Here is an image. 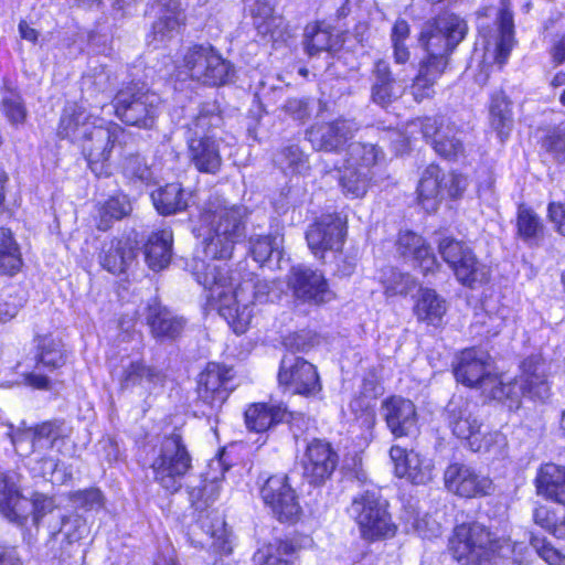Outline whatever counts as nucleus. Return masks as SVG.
I'll use <instances>...</instances> for the list:
<instances>
[{
    "instance_id": "1a4fd4ad",
    "label": "nucleus",
    "mask_w": 565,
    "mask_h": 565,
    "mask_svg": "<svg viewBox=\"0 0 565 565\" xmlns=\"http://www.w3.org/2000/svg\"><path fill=\"white\" fill-rule=\"evenodd\" d=\"M185 79L206 87H221L233 75V65L212 44L194 43L182 57Z\"/></svg>"
},
{
    "instance_id": "3c124183",
    "label": "nucleus",
    "mask_w": 565,
    "mask_h": 565,
    "mask_svg": "<svg viewBox=\"0 0 565 565\" xmlns=\"http://www.w3.org/2000/svg\"><path fill=\"white\" fill-rule=\"evenodd\" d=\"M515 237L525 244L539 245L545 235V225L539 214L530 206L520 204L515 214Z\"/></svg>"
},
{
    "instance_id": "680f3d73",
    "label": "nucleus",
    "mask_w": 565,
    "mask_h": 565,
    "mask_svg": "<svg viewBox=\"0 0 565 565\" xmlns=\"http://www.w3.org/2000/svg\"><path fill=\"white\" fill-rule=\"evenodd\" d=\"M533 520L536 525L555 539L565 541V512L559 519L556 515L555 509L547 505H539L533 511Z\"/></svg>"
},
{
    "instance_id": "c9c22d12",
    "label": "nucleus",
    "mask_w": 565,
    "mask_h": 565,
    "mask_svg": "<svg viewBox=\"0 0 565 565\" xmlns=\"http://www.w3.org/2000/svg\"><path fill=\"white\" fill-rule=\"evenodd\" d=\"M388 455L395 477L406 479L413 484H424L430 479V469L426 460L413 449L393 445Z\"/></svg>"
},
{
    "instance_id": "864d4df0",
    "label": "nucleus",
    "mask_w": 565,
    "mask_h": 565,
    "mask_svg": "<svg viewBox=\"0 0 565 565\" xmlns=\"http://www.w3.org/2000/svg\"><path fill=\"white\" fill-rule=\"evenodd\" d=\"M380 284L383 294L387 298L407 297L417 286V279L408 271L396 266H388L382 269Z\"/></svg>"
},
{
    "instance_id": "603ef678",
    "label": "nucleus",
    "mask_w": 565,
    "mask_h": 565,
    "mask_svg": "<svg viewBox=\"0 0 565 565\" xmlns=\"http://www.w3.org/2000/svg\"><path fill=\"white\" fill-rule=\"evenodd\" d=\"M152 203L160 215L168 216L188 209V198L180 182L167 183L151 193Z\"/></svg>"
},
{
    "instance_id": "13d9d810",
    "label": "nucleus",
    "mask_w": 565,
    "mask_h": 565,
    "mask_svg": "<svg viewBox=\"0 0 565 565\" xmlns=\"http://www.w3.org/2000/svg\"><path fill=\"white\" fill-rule=\"evenodd\" d=\"M162 374L154 366L149 365L142 359L131 361L121 372L120 385L124 388L140 385L143 381L154 383Z\"/></svg>"
},
{
    "instance_id": "2eb2a0df",
    "label": "nucleus",
    "mask_w": 565,
    "mask_h": 565,
    "mask_svg": "<svg viewBox=\"0 0 565 565\" xmlns=\"http://www.w3.org/2000/svg\"><path fill=\"white\" fill-rule=\"evenodd\" d=\"M468 32L469 25L463 17L451 10H443L426 22L418 34V42L452 55Z\"/></svg>"
},
{
    "instance_id": "f03ea898",
    "label": "nucleus",
    "mask_w": 565,
    "mask_h": 565,
    "mask_svg": "<svg viewBox=\"0 0 565 565\" xmlns=\"http://www.w3.org/2000/svg\"><path fill=\"white\" fill-rule=\"evenodd\" d=\"M514 551L510 535L476 519L456 523L446 543V552L457 565H504Z\"/></svg>"
},
{
    "instance_id": "4c0bfd02",
    "label": "nucleus",
    "mask_w": 565,
    "mask_h": 565,
    "mask_svg": "<svg viewBox=\"0 0 565 565\" xmlns=\"http://www.w3.org/2000/svg\"><path fill=\"white\" fill-rule=\"evenodd\" d=\"M545 359L541 354H531L520 364V379L523 393L530 399H541L550 391Z\"/></svg>"
},
{
    "instance_id": "58836bf2",
    "label": "nucleus",
    "mask_w": 565,
    "mask_h": 565,
    "mask_svg": "<svg viewBox=\"0 0 565 565\" xmlns=\"http://www.w3.org/2000/svg\"><path fill=\"white\" fill-rule=\"evenodd\" d=\"M287 407L279 404L255 402L246 406L244 423L249 431L262 434L285 422Z\"/></svg>"
},
{
    "instance_id": "9b49d317",
    "label": "nucleus",
    "mask_w": 565,
    "mask_h": 565,
    "mask_svg": "<svg viewBox=\"0 0 565 565\" xmlns=\"http://www.w3.org/2000/svg\"><path fill=\"white\" fill-rule=\"evenodd\" d=\"M259 498L279 523L295 525L303 516L300 497L287 473L270 475L259 487Z\"/></svg>"
},
{
    "instance_id": "ddd939ff",
    "label": "nucleus",
    "mask_w": 565,
    "mask_h": 565,
    "mask_svg": "<svg viewBox=\"0 0 565 565\" xmlns=\"http://www.w3.org/2000/svg\"><path fill=\"white\" fill-rule=\"evenodd\" d=\"M233 379V366L217 361L206 362L195 379L196 403L210 411H218L234 391Z\"/></svg>"
},
{
    "instance_id": "7c9ffc66",
    "label": "nucleus",
    "mask_w": 565,
    "mask_h": 565,
    "mask_svg": "<svg viewBox=\"0 0 565 565\" xmlns=\"http://www.w3.org/2000/svg\"><path fill=\"white\" fill-rule=\"evenodd\" d=\"M220 493L221 482L216 479H202L196 487L190 489V508L192 509L194 522L199 527L212 529L213 525L209 524L213 521V518L224 516L216 507Z\"/></svg>"
},
{
    "instance_id": "a19ab883",
    "label": "nucleus",
    "mask_w": 565,
    "mask_h": 565,
    "mask_svg": "<svg viewBox=\"0 0 565 565\" xmlns=\"http://www.w3.org/2000/svg\"><path fill=\"white\" fill-rule=\"evenodd\" d=\"M444 171L437 163L424 169L416 186V201L427 213H435L443 198Z\"/></svg>"
},
{
    "instance_id": "423d86ee",
    "label": "nucleus",
    "mask_w": 565,
    "mask_h": 565,
    "mask_svg": "<svg viewBox=\"0 0 565 565\" xmlns=\"http://www.w3.org/2000/svg\"><path fill=\"white\" fill-rule=\"evenodd\" d=\"M381 150L373 143H354L348 151L343 166L338 169V184L348 199H363L374 184V167Z\"/></svg>"
},
{
    "instance_id": "6e6552de",
    "label": "nucleus",
    "mask_w": 565,
    "mask_h": 565,
    "mask_svg": "<svg viewBox=\"0 0 565 565\" xmlns=\"http://www.w3.org/2000/svg\"><path fill=\"white\" fill-rule=\"evenodd\" d=\"M352 509L353 520L364 542H384L397 535L398 525L388 511V504L374 493L365 491L354 497Z\"/></svg>"
},
{
    "instance_id": "774afa93",
    "label": "nucleus",
    "mask_w": 565,
    "mask_h": 565,
    "mask_svg": "<svg viewBox=\"0 0 565 565\" xmlns=\"http://www.w3.org/2000/svg\"><path fill=\"white\" fill-rule=\"evenodd\" d=\"M531 545L548 565H565V553L555 547L546 537H533Z\"/></svg>"
},
{
    "instance_id": "de8ad7c7",
    "label": "nucleus",
    "mask_w": 565,
    "mask_h": 565,
    "mask_svg": "<svg viewBox=\"0 0 565 565\" xmlns=\"http://www.w3.org/2000/svg\"><path fill=\"white\" fill-rule=\"evenodd\" d=\"M489 125L501 141H505L513 128V104L503 92H494L489 100Z\"/></svg>"
},
{
    "instance_id": "dca6fc26",
    "label": "nucleus",
    "mask_w": 565,
    "mask_h": 565,
    "mask_svg": "<svg viewBox=\"0 0 565 565\" xmlns=\"http://www.w3.org/2000/svg\"><path fill=\"white\" fill-rule=\"evenodd\" d=\"M277 384L284 392L307 398L319 395L323 390L317 365L301 356L280 360Z\"/></svg>"
},
{
    "instance_id": "0eeeda50",
    "label": "nucleus",
    "mask_w": 565,
    "mask_h": 565,
    "mask_svg": "<svg viewBox=\"0 0 565 565\" xmlns=\"http://www.w3.org/2000/svg\"><path fill=\"white\" fill-rule=\"evenodd\" d=\"M436 247L441 260L462 287L475 289L478 284L487 280L488 266L468 241L443 235L437 239Z\"/></svg>"
},
{
    "instance_id": "c756f323",
    "label": "nucleus",
    "mask_w": 565,
    "mask_h": 565,
    "mask_svg": "<svg viewBox=\"0 0 565 565\" xmlns=\"http://www.w3.org/2000/svg\"><path fill=\"white\" fill-rule=\"evenodd\" d=\"M186 154L190 164L204 174H217L223 166L220 142L215 135L192 134L186 139Z\"/></svg>"
},
{
    "instance_id": "c03bdc74",
    "label": "nucleus",
    "mask_w": 565,
    "mask_h": 565,
    "mask_svg": "<svg viewBox=\"0 0 565 565\" xmlns=\"http://www.w3.org/2000/svg\"><path fill=\"white\" fill-rule=\"evenodd\" d=\"M172 233L160 228L151 232L143 245L145 259L148 267L159 271L168 267L172 256Z\"/></svg>"
},
{
    "instance_id": "39448f33",
    "label": "nucleus",
    "mask_w": 565,
    "mask_h": 565,
    "mask_svg": "<svg viewBox=\"0 0 565 565\" xmlns=\"http://www.w3.org/2000/svg\"><path fill=\"white\" fill-rule=\"evenodd\" d=\"M126 129L113 120H102L90 126L75 146L86 163V168L96 178H109L113 174V153L116 147H122Z\"/></svg>"
},
{
    "instance_id": "a18cd8bd",
    "label": "nucleus",
    "mask_w": 565,
    "mask_h": 565,
    "mask_svg": "<svg viewBox=\"0 0 565 565\" xmlns=\"http://www.w3.org/2000/svg\"><path fill=\"white\" fill-rule=\"evenodd\" d=\"M95 227L99 232H108L115 222L129 216L132 206L127 194L117 191L97 205Z\"/></svg>"
},
{
    "instance_id": "412c9836",
    "label": "nucleus",
    "mask_w": 565,
    "mask_h": 565,
    "mask_svg": "<svg viewBox=\"0 0 565 565\" xmlns=\"http://www.w3.org/2000/svg\"><path fill=\"white\" fill-rule=\"evenodd\" d=\"M145 323L154 341L177 342L183 337L188 320L153 297L145 306Z\"/></svg>"
},
{
    "instance_id": "79ce46f5",
    "label": "nucleus",
    "mask_w": 565,
    "mask_h": 565,
    "mask_svg": "<svg viewBox=\"0 0 565 565\" xmlns=\"http://www.w3.org/2000/svg\"><path fill=\"white\" fill-rule=\"evenodd\" d=\"M413 313L418 322L439 328L447 313V301L436 289L420 287L414 301Z\"/></svg>"
},
{
    "instance_id": "20e7f679",
    "label": "nucleus",
    "mask_w": 565,
    "mask_h": 565,
    "mask_svg": "<svg viewBox=\"0 0 565 565\" xmlns=\"http://www.w3.org/2000/svg\"><path fill=\"white\" fill-rule=\"evenodd\" d=\"M113 114L126 127L150 131L157 128L160 98L135 81L122 84L111 98Z\"/></svg>"
},
{
    "instance_id": "6e6d98bb",
    "label": "nucleus",
    "mask_w": 565,
    "mask_h": 565,
    "mask_svg": "<svg viewBox=\"0 0 565 565\" xmlns=\"http://www.w3.org/2000/svg\"><path fill=\"white\" fill-rule=\"evenodd\" d=\"M1 93L0 110L3 117L14 127L24 125L29 113L20 90L4 84L1 87Z\"/></svg>"
},
{
    "instance_id": "2f4dec72",
    "label": "nucleus",
    "mask_w": 565,
    "mask_h": 565,
    "mask_svg": "<svg viewBox=\"0 0 565 565\" xmlns=\"http://www.w3.org/2000/svg\"><path fill=\"white\" fill-rule=\"evenodd\" d=\"M348 33L316 20L305 26L302 45L308 56H316L322 52L331 54L340 52L345 44Z\"/></svg>"
},
{
    "instance_id": "72a5a7b5",
    "label": "nucleus",
    "mask_w": 565,
    "mask_h": 565,
    "mask_svg": "<svg viewBox=\"0 0 565 565\" xmlns=\"http://www.w3.org/2000/svg\"><path fill=\"white\" fill-rule=\"evenodd\" d=\"M33 354L35 366L49 373L65 367L70 359V351L65 342L52 332L34 335Z\"/></svg>"
},
{
    "instance_id": "7ed1b4c3",
    "label": "nucleus",
    "mask_w": 565,
    "mask_h": 565,
    "mask_svg": "<svg viewBox=\"0 0 565 565\" xmlns=\"http://www.w3.org/2000/svg\"><path fill=\"white\" fill-rule=\"evenodd\" d=\"M152 481L164 494L174 495L181 491L188 477L193 472V456L180 428L161 437L153 448L149 463Z\"/></svg>"
},
{
    "instance_id": "bb28decb",
    "label": "nucleus",
    "mask_w": 565,
    "mask_h": 565,
    "mask_svg": "<svg viewBox=\"0 0 565 565\" xmlns=\"http://www.w3.org/2000/svg\"><path fill=\"white\" fill-rule=\"evenodd\" d=\"M387 429L394 438L409 436L418 427V412L415 403L402 395L390 394L381 404Z\"/></svg>"
},
{
    "instance_id": "bf43d9fd",
    "label": "nucleus",
    "mask_w": 565,
    "mask_h": 565,
    "mask_svg": "<svg viewBox=\"0 0 565 565\" xmlns=\"http://www.w3.org/2000/svg\"><path fill=\"white\" fill-rule=\"evenodd\" d=\"M209 525H213V527L200 529L212 539V543L210 546L211 552L217 558L230 556L233 553V545L231 541L230 531L226 527L225 518L214 516L213 521H211Z\"/></svg>"
},
{
    "instance_id": "cd10ccee",
    "label": "nucleus",
    "mask_w": 565,
    "mask_h": 565,
    "mask_svg": "<svg viewBox=\"0 0 565 565\" xmlns=\"http://www.w3.org/2000/svg\"><path fill=\"white\" fill-rule=\"evenodd\" d=\"M353 132L350 121L338 117L330 121L312 125L306 134L308 140L317 145L318 150L339 153L353 146L349 145L354 136Z\"/></svg>"
},
{
    "instance_id": "c85d7f7f",
    "label": "nucleus",
    "mask_w": 565,
    "mask_h": 565,
    "mask_svg": "<svg viewBox=\"0 0 565 565\" xmlns=\"http://www.w3.org/2000/svg\"><path fill=\"white\" fill-rule=\"evenodd\" d=\"M96 125L95 116L78 100L64 104L55 128V136L76 146L90 126Z\"/></svg>"
},
{
    "instance_id": "a878e982",
    "label": "nucleus",
    "mask_w": 565,
    "mask_h": 565,
    "mask_svg": "<svg viewBox=\"0 0 565 565\" xmlns=\"http://www.w3.org/2000/svg\"><path fill=\"white\" fill-rule=\"evenodd\" d=\"M420 131L430 141L435 152L448 160L455 161L465 154V146L456 137V128L445 122L440 116H426L420 120Z\"/></svg>"
},
{
    "instance_id": "f704fd0d",
    "label": "nucleus",
    "mask_w": 565,
    "mask_h": 565,
    "mask_svg": "<svg viewBox=\"0 0 565 565\" xmlns=\"http://www.w3.org/2000/svg\"><path fill=\"white\" fill-rule=\"evenodd\" d=\"M370 74V100L373 104L383 109H387L402 97L397 78L386 60H375Z\"/></svg>"
},
{
    "instance_id": "6ab92c4d",
    "label": "nucleus",
    "mask_w": 565,
    "mask_h": 565,
    "mask_svg": "<svg viewBox=\"0 0 565 565\" xmlns=\"http://www.w3.org/2000/svg\"><path fill=\"white\" fill-rule=\"evenodd\" d=\"M294 298L301 303L322 306L333 294L324 274L307 266H292L286 280Z\"/></svg>"
},
{
    "instance_id": "9d476101",
    "label": "nucleus",
    "mask_w": 565,
    "mask_h": 565,
    "mask_svg": "<svg viewBox=\"0 0 565 565\" xmlns=\"http://www.w3.org/2000/svg\"><path fill=\"white\" fill-rule=\"evenodd\" d=\"M349 223L341 212H324L307 226L305 239L310 253L324 262L328 253L341 255L348 238Z\"/></svg>"
},
{
    "instance_id": "b1692460",
    "label": "nucleus",
    "mask_w": 565,
    "mask_h": 565,
    "mask_svg": "<svg viewBox=\"0 0 565 565\" xmlns=\"http://www.w3.org/2000/svg\"><path fill=\"white\" fill-rule=\"evenodd\" d=\"M446 419L452 435L468 444L472 451H488L492 435L481 433L482 423L473 416L468 404H449L446 408Z\"/></svg>"
},
{
    "instance_id": "09e8293b",
    "label": "nucleus",
    "mask_w": 565,
    "mask_h": 565,
    "mask_svg": "<svg viewBox=\"0 0 565 565\" xmlns=\"http://www.w3.org/2000/svg\"><path fill=\"white\" fill-rule=\"evenodd\" d=\"M490 401H497L507 406L509 411H518L522 406V397L525 396L518 380L503 381L502 376L495 373L481 393Z\"/></svg>"
},
{
    "instance_id": "0e129e2a",
    "label": "nucleus",
    "mask_w": 565,
    "mask_h": 565,
    "mask_svg": "<svg viewBox=\"0 0 565 565\" xmlns=\"http://www.w3.org/2000/svg\"><path fill=\"white\" fill-rule=\"evenodd\" d=\"M275 239L276 237L270 233L249 237V255L260 266L265 265L276 250Z\"/></svg>"
},
{
    "instance_id": "4468645a",
    "label": "nucleus",
    "mask_w": 565,
    "mask_h": 565,
    "mask_svg": "<svg viewBox=\"0 0 565 565\" xmlns=\"http://www.w3.org/2000/svg\"><path fill=\"white\" fill-rule=\"evenodd\" d=\"M340 465V454L327 438L313 437L305 446L300 466L302 479L313 488L330 481Z\"/></svg>"
},
{
    "instance_id": "338daca9",
    "label": "nucleus",
    "mask_w": 565,
    "mask_h": 565,
    "mask_svg": "<svg viewBox=\"0 0 565 565\" xmlns=\"http://www.w3.org/2000/svg\"><path fill=\"white\" fill-rule=\"evenodd\" d=\"M468 186V178L458 170L444 172L443 196L450 201L462 199Z\"/></svg>"
},
{
    "instance_id": "a211bd4d",
    "label": "nucleus",
    "mask_w": 565,
    "mask_h": 565,
    "mask_svg": "<svg viewBox=\"0 0 565 565\" xmlns=\"http://www.w3.org/2000/svg\"><path fill=\"white\" fill-rule=\"evenodd\" d=\"M419 44L425 54L418 62L417 72L411 84V94L416 103L435 96V85L446 73L451 61V54L426 43Z\"/></svg>"
},
{
    "instance_id": "e433bc0d",
    "label": "nucleus",
    "mask_w": 565,
    "mask_h": 565,
    "mask_svg": "<svg viewBox=\"0 0 565 565\" xmlns=\"http://www.w3.org/2000/svg\"><path fill=\"white\" fill-rule=\"evenodd\" d=\"M159 3L160 14L151 25L148 34L149 42L171 38L173 32H182L188 23L181 0H159Z\"/></svg>"
},
{
    "instance_id": "e2e57ef3",
    "label": "nucleus",
    "mask_w": 565,
    "mask_h": 565,
    "mask_svg": "<svg viewBox=\"0 0 565 565\" xmlns=\"http://www.w3.org/2000/svg\"><path fill=\"white\" fill-rule=\"evenodd\" d=\"M541 149L558 163H565V129L553 126L544 131L540 140Z\"/></svg>"
},
{
    "instance_id": "8fccbe9b",
    "label": "nucleus",
    "mask_w": 565,
    "mask_h": 565,
    "mask_svg": "<svg viewBox=\"0 0 565 565\" xmlns=\"http://www.w3.org/2000/svg\"><path fill=\"white\" fill-rule=\"evenodd\" d=\"M24 259L21 246L9 227L0 226V276L12 278L22 273Z\"/></svg>"
},
{
    "instance_id": "473e14b6",
    "label": "nucleus",
    "mask_w": 565,
    "mask_h": 565,
    "mask_svg": "<svg viewBox=\"0 0 565 565\" xmlns=\"http://www.w3.org/2000/svg\"><path fill=\"white\" fill-rule=\"evenodd\" d=\"M138 243L130 235L114 236L104 243L98 254L103 269L113 275L124 274L138 255Z\"/></svg>"
},
{
    "instance_id": "aec40b11",
    "label": "nucleus",
    "mask_w": 565,
    "mask_h": 565,
    "mask_svg": "<svg viewBox=\"0 0 565 565\" xmlns=\"http://www.w3.org/2000/svg\"><path fill=\"white\" fill-rule=\"evenodd\" d=\"M443 481L450 493L467 500L488 497L493 490L490 477L461 462H450L444 470Z\"/></svg>"
},
{
    "instance_id": "5701e85b",
    "label": "nucleus",
    "mask_w": 565,
    "mask_h": 565,
    "mask_svg": "<svg viewBox=\"0 0 565 565\" xmlns=\"http://www.w3.org/2000/svg\"><path fill=\"white\" fill-rule=\"evenodd\" d=\"M394 247L404 260H412L423 277L435 276L441 265L429 242L412 230H401L396 234Z\"/></svg>"
},
{
    "instance_id": "f3484780",
    "label": "nucleus",
    "mask_w": 565,
    "mask_h": 565,
    "mask_svg": "<svg viewBox=\"0 0 565 565\" xmlns=\"http://www.w3.org/2000/svg\"><path fill=\"white\" fill-rule=\"evenodd\" d=\"M199 218L209 230L236 241L241 242L246 236L247 211L242 205L220 199L209 200Z\"/></svg>"
},
{
    "instance_id": "4be33fe9",
    "label": "nucleus",
    "mask_w": 565,
    "mask_h": 565,
    "mask_svg": "<svg viewBox=\"0 0 565 565\" xmlns=\"http://www.w3.org/2000/svg\"><path fill=\"white\" fill-rule=\"evenodd\" d=\"M490 356L478 347L463 348L456 354L452 362V374L456 381L468 388H483L495 374L489 370Z\"/></svg>"
},
{
    "instance_id": "393cba45",
    "label": "nucleus",
    "mask_w": 565,
    "mask_h": 565,
    "mask_svg": "<svg viewBox=\"0 0 565 565\" xmlns=\"http://www.w3.org/2000/svg\"><path fill=\"white\" fill-rule=\"evenodd\" d=\"M307 535L295 532L262 544L253 554L252 565H299L298 554L306 546Z\"/></svg>"
},
{
    "instance_id": "ea45409f",
    "label": "nucleus",
    "mask_w": 565,
    "mask_h": 565,
    "mask_svg": "<svg viewBox=\"0 0 565 565\" xmlns=\"http://www.w3.org/2000/svg\"><path fill=\"white\" fill-rule=\"evenodd\" d=\"M533 483L539 495L565 505V467L553 462L542 463L537 468Z\"/></svg>"
},
{
    "instance_id": "f257e3e1",
    "label": "nucleus",
    "mask_w": 565,
    "mask_h": 565,
    "mask_svg": "<svg viewBox=\"0 0 565 565\" xmlns=\"http://www.w3.org/2000/svg\"><path fill=\"white\" fill-rule=\"evenodd\" d=\"M192 274L204 289V313L217 312L237 335L249 329L253 315L248 303L265 302L271 290L270 284L256 273L227 264L195 260Z\"/></svg>"
},
{
    "instance_id": "052dcab7",
    "label": "nucleus",
    "mask_w": 565,
    "mask_h": 565,
    "mask_svg": "<svg viewBox=\"0 0 565 565\" xmlns=\"http://www.w3.org/2000/svg\"><path fill=\"white\" fill-rule=\"evenodd\" d=\"M239 241L209 230V234L202 241L204 255L210 259H231L234 248Z\"/></svg>"
},
{
    "instance_id": "5fc2aeb1",
    "label": "nucleus",
    "mask_w": 565,
    "mask_h": 565,
    "mask_svg": "<svg viewBox=\"0 0 565 565\" xmlns=\"http://www.w3.org/2000/svg\"><path fill=\"white\" fill-rule=\"evenodd\" d=\"M498 41L495 44V61L499 64L507 63L514 45V20L513 13L508 6H502L498 11Z\"/></svg>"
},
{
    "instance_id": "49530a36",
    "label": "nucleus",
    "mask_w": 565,
    "mask_h": 565,
    "mask_svg": "<svg viewBox=\"0 0 565 565\" xmlns=\"http://www.w3.org/2000/svg\"><path fill=\"white\" fill-rule=\"evenodd\" d=\"M28 434L33 450L42 447L52 449L70 437V429L66 427L65 419L50 418L29 427Z\"/></svg>"
},
{
    "instance_id": "4d7b16f0",
    "label": "nucleus",
    "mask_w": 565,
    "mask_h": 565,
    "mask_svg": "<svg viewBox=\"0 0 565 565\" xmlns=\"http://www.w3.org/2000/svg\"><path fill=\"white\" fill-rule=\"evenodd\" d=\"M223 110L216 104H203L192 119V134L215 135V129L224 127Z\"/></svg>"
},
{
    "instance_id": "37998d69",
    "label": "nucleus",
    "mask_w": 565,
    "mask_h": 565,
    "mask_svg": "<svg viewBox=\"0 0 565 565\" xmlns=\"http://www.w3.org/2000/svg\"><path fill=\"white\" fill-rule=\"evenodd\" d=\"M26 501L21 489L9 473L0 475V514L10 523L24 527L28 514L20 511L21 504Z\"/></svg>"
},
{
    "instance_id": "69168bd1",
    "label": "nucleus",
    "mask_w": 565,
    "mask_h": 565,
    "mask_svg": "<svg viewBox=\"0 0 565 565\" xmlns=\"http://www.w3.org/2000/svg\"><path fill=\"white\" fill-rule=\"evenodd\" d=\"M68 500L85 511L104 507V495L97 487L72 491L68 493Z\"/></svg>"
},
{
    "instance_id": "f8f14e48",
    "label": "nucleus",
    "mask_w": 565,
    "mask_h": 565,
    "mask_svg": "<svg viewBox=\"0 0 565 565\" xmlns=\"http://www.w3.org/2000/svg\"><path fill=\"white\" fill-rule=\"evenodd\" d=\"M383 379L375 366L367 369L361 379L359 391L348 403L351 425L360 431L371 433L377 420L376 402L384 394Z\"/></svg>"
}]
</instances>
